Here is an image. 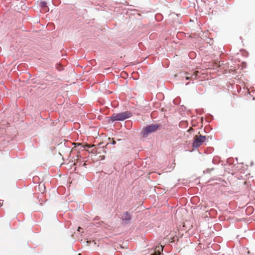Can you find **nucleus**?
<instances>
[{
	"label": "nucleus",
	"instance_id": "obj_1",
	"mask_svg": "<svg viewBox=\"0 0 255 255\" xmlns=\"http://www.w3.org/2000/svg\"><path fill=\"white\" fill-rule=\"evenodd\" d=\"M131 116V113L128 112H124L118 114H114L110 117V120L112 122L114 121H123L124 120L130 118Z\"/></svg>",
	"mask_w": 255,
	"mask_h": 255
},
{
	"label": "nucleus",
	"instance_id": "obj_2",
	"mask_svg": "<svg viewBox=\"0 0 255 255\" xmlns=\"http://www.w3.org/2000/svg\"><path fill=\"white\" fill-rule=\"evenodd\" d=\"M206 139L205 136L199 135L196 136L193 142V146L197 148L205 141Z\"/></svg>",
	"mask_w": 255,
	"mask_h": 255
},
{
	"label": "nucleus",
	"instance_id": "obj_3",
	"mask_svg": "<svg viewBox=\"0 0 255 255\" xmlns=\"http://www.w3.org/2000/svg\"><path fill=\"white\" fill-rule=\"evenodd\" d=\"M158 128L157 126H149L145 128L142 131V134L144 136L147 137L148 134L156 131Z\"/></svg>",
	"mask_w": 255,
	"mask_h": 255
},
{
	"label": "nucleus",
	"instance_id": "obj_4",
	"mask_svg": "<svg viewBox=\"0 0 255 255\" xmlns=\"http://www.w3.org/2000/svg\"><path fill=\"white\" fill-rule=\"evenodd\" d=\"M109 86L108 83L107 82H104L101 83L100 88L99 91L101 92H103L105 91H106L108 89Z\"/></svg>",
	"mask_w": 255,
	"mask_h": 255
},
{
	"label": "nucleus",
	"instance_id": "obj_5",
	"mask_svg": "<svg viewBox=\"0 0 255 255\" xmlns=\"http://www.w3.org/2000/svg\"><path fill=\"white\" fill-rule=\"evenodd\" d=\"M123 222L124 224H128L131 218L130 215L128 213H125L123 216Z\"/></svg>",
	"mask_w": 255,
	"mask_h": 255
},
{
	"label": "nucleus",
	"instance_id": "obj_6",
	"mask_svg": "<svg viewBox=\"0 0 255 255\" xmlns=\"http://www.w3.org/2000/svg\"><path fill=\"white\" fill-rule=\"evenodd\" d=\"M158 248H159V249L160 248L161 250L162 251L163 247L162 246H161L160 247H158Z\"/></svg>",
	"mask_w": 255,
	"mask_h": 255
},
{
	"label": "nucleus",
	"instance_id": "obj_7",
	"mask_svg": "<svg viewBox=\"0 0 255 255\" xmlns=\"http://www.w3.org/2000/svg\"><path fill=\"white\" fill-rule=\"evenodd\" d=\"M39 186H42V187H43V189H44V190H45V187H44V185H43V184L40 185Z\"/></svg>",
	"mask_w": 255,
	"mask_h": 255
},
{
	"label": "nucleus",
	"instance_id": "obj_8",
	"mask_svg": "<svg viewBox=\"0 0 255 255\" xmlns=\"http://www.w3.org/2000/svg\"><path fill=\"white\" fill-rule=\"evenodd\" d=\"M115 143V141H113V142H111V144H114Z\"/></svg>",
	"mask_w": 255,
	"mask_h": 255
},
{
	"label": "nucleus",
	"instance_id": "obj_9",
	"mask_svg": "<svg viewBox=\"0 0 255 255\" xmlns=\"http://www.w3.org/2000/svg\"><path fill=\"white\" fill-rule=\"evenodd\" d=\"M78 145H81V143H78Z\"/></svg>",
	"mask_w": 255,
	"mask_h": 255
},
{
	"label": "nucleus",
	"instance_id": "obj_10",
	"mask_svg": "<svg viewBox=\"0 0 255 255\" xmlns=\"http://www.w3.org/2000/svg\"><path fill=\"white\" fill-rule=\"evenodd\" d=\"M79 255H80V254Z\"/></svg>",
	"mask_w": 255,
	"mask_h": 255
}]
</instances>
